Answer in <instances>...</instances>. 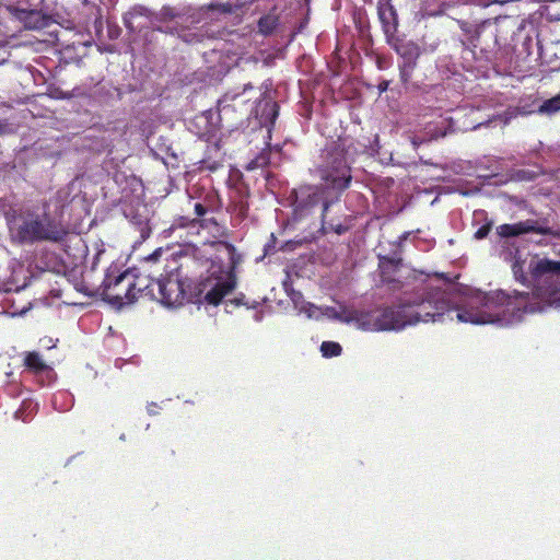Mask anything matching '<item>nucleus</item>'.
Here are the masks:
<instances>
[{"mask_svg":"<svg viewBox=\"0 0 560 560\" xmlns=\"http://www.w3.org/2000/svg\"><path fill=\"white\" fill-rule=\"evenodd\" d=\"M277 25V19L273 15L262 16L258 22L259 31L262 34L271 33Z\"/></svg>","mask_w":560,"mask_h":560,"instance_id":"14","label":"nucleus"},{"mask_svg":"<svg viewBox=\"0 0 560 560\" xmlns=\"http://www.w3.org/2000/svg\"><path fill=\"white\" fill-rule=\"evenodd\" d=\"M517 110L514 109V110H511V112H508L505 113V119H504V124L506 125L509 122L510 119L514 118L517 116Z\"/></svg>","mask_w":560,"mask_h":560,"instance_id":"19","label":"nucleus"},{"mask_svg":"<svg viewBox=\"0 0 560 560\" xmlns=\"http://www.w3.org/2000/svg\"><path fill=\"white\" fill-rule=\"evenodd\" d=\"M320 177L325 182V189L317 186L303 187L296 192V210L323 203V212L329 206L330 191L337 192L346 189L351 180L350 168L342 152L331 154L325 167L320 171Z\"/></svg>","mask_w":560,"mask_h":560,"instance_id":"3","label":"nucleus"},{"mask_svg":"<svg viewBox=\"0 0 560 560\" xmlns=\"http://www.w3.org/2000/svg\"><path fill=\"white\" fill-rule=\"evenodd\" d=\"M264 110L260 115V119L264 122H273L275 119L278 116V106L275 102L271 100H266L264 103ZM259 106H261V103L258 105L257 110L259 109Z\"/></svg>","mask_w":560,"mask_h":560,"instance_id":"10","label":"nucleus"},{"mask_svg":"<svg viewBox=\"0 0 560 560\" xmlns=\"http://www.w3.org/2000/svg\"><path fill=\"white\" fill-rule=\"evenodd\" d=\"M320 351L326 358L336 357L340 354L341 347L337 342L324 341L320 346Z\"/></svg>","mask_w":560,"mask_h":560,"instance_id":"13","label":"nucleus"},{"mask_svg":"<svg viewBox=\"0 0 560 560\" xmlns=\"http://www.w3.org/2000/svg\"><path fill=\"white\" fill-rule=\"evenodd\" d=\"M502 247L501 256L511 264L515 279L521 283L532 284L537 295L548 305L560 307V260L513 248L509 241Z\"/></svg>","mask_w":560,"mask_h":560,"instance_id":"2","label":"nucleus"},{"mask_svg":"<svg viewBox=\"0 0 560 560\" xmlns=\"http://www.w3.org/2000/svg\"><path fill=\"white\" fill-rule=\"evenodd\" d=\"M427 133H430V137L428 140H432V139H438L440 137H444L446 133L443 131H433L431 128L430 130L427 132Z\"/></svg>","mask_w":560,"mask_h":560,"instance_id":"17","label":"nucleus"},{"mask_svg":"<svg viewBox=\"0 0 560 560\" xmlns=\"http://www.w3.org/2000/svg\"><path fill=\"white\" fill-rule=\"evenodd\" d=\"M202 287L201 292H205V300L209 304L218 305L224 296L234 290L235 280L230 273H226L224 277L207 279Z\"/></svg>","mask_w":560,"mask_h":560,"instance_id":"6","label":"nucleus"},{"mask_svg":"<svg viewBox=\"0 0 560 560\" xmlns=\"http://www.w3.org/2000/svg\"><path fill=\"white\" fill-rule=\"evenodd\" d=\"M25 364L35 372H40L47 369L46 363L37 352H30L25 357Z\"/></svg>","mask_w":560,"mask_h":560,"instance_id":"11","label":"nucleus"},{"mask_svg":"<svg viewBox=\"0 0 560 560\" xmlns=\"http://www.w3.org/2000/svg\"><path fill=\"white\" fill-rule=\"evenodd\" d=\"M425 139L421 137H413L412 138V144L415 148H417L420 143H422Z\"/></svg>","mask_w":560,"mask_h":560,"instance_id":"20","label":"nucleus"},{"mask_svg":"<svg viewBox=\"0 0 560 560\" xmlns=\"http://www.w3.org/2000/svg\"><path fill=\"white\" fill-rule=\"evenodd\" d=\"M159 292L162 303L167 306L179 305L185 299L184 289L177 279L170 278L159 283Z\"/></svg>","mask_w":560,"mask_h":560,"instance_id":"8","label":"nucleus"},{"mask_svg":"<svg viewBox=\"0 0 560 560\" xmlns=\"http://www.w3.org/2000/svg\"><path fill=\"white\" fill-rule=\"evenodd\" d=\"M103 285L106 299L118 306L131 304L141 292V288H138V277L131 270H125L119 275L107 273Z\"/></svg>","mask_w":560,"mask_h":560,"instance_id":"5","label":"nucleus"},{"mask_svg":"<svg viewBox=\"0 0 560 560\" xmlns=\"http://www.w3.org/2000/svg\"><path fill=\"white\" fill-rule=\"evenodd\" d=\"M527 299L524 294L510 296L502 291H475L453 296L446 289L429 284L412 300L396 307L358 311L347 306L323 308L306 303L301 306L300 312L311 319L327 317L370 331L399 330L418 323H445L454 318L465 324L505 326L521 320L523 313L538 310L528 305Z\"/></svg>","mask_w":560,"mask_h":560,"instance_id":"1","label":"nucleus"},{"mask_svg":"<svg viewBox=\"0 0 560 560\" xmlns=\"http://www.w3.org/2000/svg\"><path fill=\"white\" fill-rule=\"evenodd\" d=\"M269 163L268 156L266 152H262L260 155H258L256 159L249 162L247 170H256L259 167H265Z\"/></svg>","mask_w":560,"mask_h":560,"instance_id":"15","label":"nucleus"},{"mask_svg":"<svg viewBox=\"0 0 560 560\" xmlns=\"http://www.w3.org/2000/svg\"><path fill=\"white\" fill-rule=\"evenodd\" d=\"M10 237L15 243L60 241L65 229L46 214L23 211L8 218Z\"/></svg>","mask_w":560,"mask_h":560,"instance_id":"4","label":"nucleus"},{"mask_svg":"<svg viewBox=\"0 0 560 560\" xmlns=\"http://www.w3.org/2000/svg\"><path fill=\"white\" fill-rule=\"evenodd\" d=\"M381 91H385L387 89V83H383L380 85Z\"/></svg>","mask_w":560,"mask_h":560,"instance_id":"21","label":"nucleus"},{"mask_svg":"<svg viewBox=\"0 0 560 560\" xmlns=\"http://www.w3.org/2000/svg\"><path fill=\"white\" fill-rule=\"evenodd\" d=\"M527 233H537L546 235L550 233V229L540 225L535 220L521 221L513 224H501L497 228V234L500 237H516Z\"/></svg>","mask_w":560,"mask_h":560,"instance_id":"7","label":"nucleus"},{"mask_svg":"<svg viewBox=\"0 0 560 560\" xmlns=\"http://www.w3.org/2000/svg\"><path fill=\"white\" fill-rule=\"evenodd\" d=\"M491 230V224L490 223H487L482 226H480L476 232H475V238L476 240H482L485 238L489 232Z\"/></svg>","mask_w":560,"mask_h":560,"instance_id":"16","label":"nucleus"},{"mask_svg":"<svg viewBox=\"0 0 560 560\" xmlns=\"http://www.w3.org/2000/svg\"><path fill=\"white\" fill-rule=\"evenodd\" d=\"M16 418H21L20 411L15 412Z\"/></svg>","mask_w":560,"mask_h":560,"instance_id":"22","label":"nucleus"},{"mask_svg":"<svg viewBox=\"0 0 560 560\" xmlns=\"http://www.w3.org/2000/svg\"><path fill=\"white\" fill-rule=\"evenodd\" d=\"M195 212H196V214H197L198 217H201V215H203L207 211H206V208H205L201 203L197 202V203L195 205Z\"/></svg>","mask_w":560,"mask_h":560,"instance_id":"18","label":"nucleus"},{"mask_svg":"<svg viewBox=\"0 0 560 560\" xmlns=\"http://www.w3.org/2000/svg\"><path fill=\"white\" fill-rule=\"evenodd\" d=\"M378 16L382 21L385 32H393L396 28V12L394 8L386 1L378 5Z\"/></svg>","mask_w":560,"mask_h":560,"instance_id":"9","label":"nucleus"},{"mask_svg":"<svg viewBox=\"0 0 560 560\" xmlns=\"http://www.w3.org/2000/svg\"><path fill=\"white\" fill-rule=\"evenodd\" d=\"M560 110V95H557L550 100L545 101L538 112L540 114H555Z\"/></svg>","mask_w":560,"mask_h":560,"instance_id":"12","label":"nucleus"}]
</instances>
